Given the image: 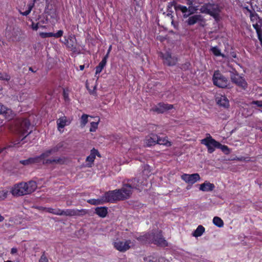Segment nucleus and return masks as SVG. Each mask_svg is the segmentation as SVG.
<instances>
[{
  "mask_svg": "<svg viewBox=\"0 0 262 262\" xmlns=\"http://www.w3.org/2000/svg\"><path fill=\"white\" fill-rule=\"evenodd\" d=\"M108 58V54H106L105 56L103 58L101 61L99 63V64L96 67V73L95 74L97 75L99 74L102 71L104 67L105 66L107 62V59Z\"/></svg>",
  "mask_w": 262,
  "mask_h": 262,
  "instance_id": "nucleus-24",
  "label": "nucleus"
},
{
  "mask_svg": "<svg viewBox=\"0 0 262 262\" xmlns=\"http://www.w3.org/2000/svg\"><path fill=\"white\" fill-rule=\"evenodd\" d=\"M94 91H94V90H93V91H91L90 93V94H94Z\"/></svg>",
  "mask_w": 262,
  "mask_h": 262,
  "instance_id": "nucleus-62",
  "label": "nucleus"
},
{
  "mask_svg": "<svg viewBox=\"0 0 262 262\" xmlns=\"http://www.w3.org/2000/svg\"><path fill=\"white\" fill-rule=\"evenodd\" d=\"M177 7L178 9H179L183 13H187L188 12V9L186 6L179 5Z\"/></svg>",
  "mask_w": 262,
  "mask_h": 262,
  "instance_id": "nucleus-47",
  "label": "nucleus"
},
{
  "mask_svg": "<svg viewBox=\"0 0 262 262\" xmlns=\"http://www.w3.org/2000/svg\"><path fill=\"white\" fill-rule=\"evenodd\" d=\"M215 188V186L213 183H211L209 182L206 181L205 182L200 185L199 189L202 191H211Z\"/></svg>",
  "mask_w": 262,
  "mask_h": 262,
  "instance_id": "nucleus-22",
  "label": "nucleus"
},
{
  "mask_svg": "<svg viewBox=\"0 0 262 262\" xmlns=\"http://www.w3.org/2000/svg\"><path fill=\"white\" fill-rule=\"evenodd\" d=\"M31 27L33 30L36 31L39 28V23L35 24L32 23Z\"/></svg>",
  "mask_w": 262,
  "mask_h": 262,
  "instance_id": "nucleus-49",
  "label": "nucleus"
},
{
  "mask_svg": "<svg viewBox=\"0 0 262 262\" xmlns=\"http://www.w3.org/2000/svg\"><path fill=\"white\" fill-rule=\"evenodd\" d=\"M173 108V105L172 104L164 103H159L154 106L151 108V111L155 112H157L159 114L163 113L167 111H169Z\"/></svg>",
  "mask_w": 262,
  "mask_h": 262,
  "instance_id": "nucleus-12",
  "label": "nucleus"
},
{
  "mask_svg": "<svg viewBox=\"0 0 262 262\" xmlns=\"http://www.w3.org/2000/svg\"><path fill=\"white\" fill-rule=\"evenodd\" d=\"M189 7L187 8L188 11L190 13V14H193L197 10L198 8L196 7H194L192 5H188Z\"/></svg>",
  "mask_w": 262,
  "mask_h": 262,
  "instance_id": "nucleus-44",
  "label": "nucleus"
},
{
  "mask_svg": "<svg viewBox=\"0 0 262 262\" xmlns=\"http://www.w3.org/2000/svg\"><path fill=\"white\" fill-rule=\"evenodd\" d=\"M191 14L190 13L187 14V13H184L183 14L184 18H187L189 17V15H190Z\"/></svg>",
  "mask_w": 262,
  "mask_h": 262,
  "instance_id": "nucleus-55",
  "label": "nucleus"
},
{
  "mask_svg": "<svg viewBox=\"0 0 262 262\" xmlns=\"http://www.w3.org/2000/svg\"><path fill=\"white\" fill-rule=\"evenodd\" d=\"M254 28L255 29L256 32L261 31L260 26L256 23L253 25Z\"/></svg>",
  "mask_w": 262,
  "mask_h": 262,
  "instance_id": "nucleus-50",
  "label": "nucleus"
},
{
  "mask_svg": "<svg viewBox=\"0 0 262 262\" xmlns=\"http://www.w3.org/2000/svg\"><path fill=\"white\" fill-rule=\"evenodd\" d=\"M29 70V71H31L32 72H35V71H33V70L32 67H30Z\"/></svg>",
  "mask_w": 262,
  "mask_h": 262,
  "instance_id": "nucleus-60",
  "label": "nucleus"
},
{
  "mask_svg": "<svg viewBox=\"0 0 262 262\" xmlns=\"http://www.w3.org/2000/svg\"><path fill=\"white\" fill-rule=\"evenodd\" d=\"M67 118L65 116L60 117L57 120V124L58 128H62L66 125Z\"/></svg>",
  "mask_w": 262,
  "mask_h": 262,
  "instance_id": "nucleus-31",
  "label": "nucleus"
},
{
  "mask_svg": "<svg viewBox=\"0 0 262 262\" xmlns=\"http://www.w3.org/2000/svg\"><path fill=\"white\" fill-rule=\"evenodd\" d=\"M4 217L0 214V222H3L4 221Z\"/></svg>",
  "mask_w": 262,
  "mask_h": 262,
  "instance_id": "nucleus-57",
  "label": "nucleus"
},
{
  "mask_svg": "<svg viewBox=\"0 0 262 262\" xmlns=\"http://www.w3.org/2000/svg\"><path fill=\"white\" fill-rule=\"evenodd\" d=\"M34 7V3H30L28 5V10L25 12H21L19 11V12L21 14L24 16H27L31 12L32 8Z\"/></svg>",
  "mask_w": 262,
  "mask_h": 262,
  "instance_id": "nucleus-37",
  "label": "nucleus"
},
{
  "mask_svg": "<svg viewBox=\"0 0 262 262\" xmlns=\"http://www.w3.org/2000/svg\"><path fill=\"white\" fill-rule=\"evenodd\" d=\"M201 143L207 146L208 151L210 154L212 153L219 145V142L215 141L210 135L208 137L202 139Z\"/></svg>",
  "mask_w": 262,
  "mask_h": 262,
  "instance_id": "nucleus-9",
  "label": "nucleus"
},
{
  "mask_svg": "<svg viewBox=\"0 0 262 262\" xmlns=\"http://www.w3.org/2000/svg\"><path fill=\"white\" fill-rule=\"evenodd\" d=\"M216 101L217 104L224 108H228L229 106V102L226 97L220 95L216 97Z\"/></svg>",
  "mask_w": 262,
  "mask_h": 262,
  "instance_id": "nucleus-21",
  "label": "nucleus"
},
{
  "mask_svg": "<svg viewBox=\"0 0 262 262\" xmlns=\"http://www.w3.org/2000/svg\"><path fill=\"white\" fill-rule=\"evenodd\" d=\"M0 115H3L7 119H11L13 117L12 111L0 103Z\"/></svg>",
  "mask_w": 262,
  "mask_h": 262,
  "instance_id": "nucleus-20",
  "label": "nucleus"
},
{
  "mask_svg": "<svg viewBox=\"0 0 262 262\" xmlns=\"http://www.w3.org/2000/svg\"><path fill=\"white\" fill-rule=\"evenodd\" d=\"M210 50L212 53L216 56L224 57V55L221 53L220 50L217 47H212Z\"/></svg>",
  "mask_w": 262,
  "mask_h": 262,
  "instance_id": "nucleus-36",
  "label": "nucleus"
},
{
  "mask_svg": "<svg viewBox=\"0 0 262 262\" xmlns=\"http://www.w3.org/2000/svg\"><path fill=\"white\" fill-rule=\"evenodd\" d=\"M5 262H12V261H11V260H7V261H5Z\"/></svg>",
  "mask_w": 262,
  "mask_h": 262,
  "instance_id": "nucleus-64",
  "label": "nucleus"
},
{
  "mask_svg": "<svg viewBox=\"0 0 262 262\" xmlns=\"http://www.w3.org/2000/svg\"><path fill=\"white\" fill-rule=\"evenodd\" d=\"M39 262H49L47 256L46 255L45 251L42 252Z\"/></svg>",
  "mask_w": 262,
  "mask_h": 262,
  "instance_id": "nucleus-42",
  "label": "nucleus"
},
{
  "mask_svg": "<svg viewBox=\"0 0 262 262\" xmlns=\"http://www.w3.org/2000/svg\"><path fill=\"white\" fill-rule=\"evenodd\" d=\"M87 202L91 205H98L103 204L105 203L104 196H102L98 199H90L87 201Z\"/></svg>",
  "mask_w": 262,
  "mask_h": 262,
  "instance_id": "nucleus-27",
  "label": "nucleus"
},
{
  "mask_svg": "<svg viewBox=\"0 0 262 262\" xmlns=\"http://www.w3.org/2000/svg\"><path fill=\"white\" fill-rule=\"evenodd\" d=\"M114 247L121 252H124L135 246L134 241L130 239L117 241L114 243Z\"/></svg>",
  "mask_w": 262,
  "mask_h": 262,
  "instance_id": "nucleus-7",
  "label": "nucleus"
},
{
  "mask_svg": "<svg viewBox=\"0 0 262 262\" xmlns=\"http://www.w3.org/2000/svg\"><path fill=\"white\" fill-rule=\"evenodd\" d=\"M209 7H210V3L204 4L200 9V12L202 13L209 14Z\"/></svg>",
  "mask_w": 262,
  "mask_h": 262,
  "instance_id": "nucleus-33",
  "label": "nucleus"
},
{
  "mask_svg": "<svg viewBox=\"0 0 262 262\" xmlns=\"http://www.w3.org/2000/svg\"><path fill=\"white\" fill-rule=\"evenodd\" d=\"M220 12V9L218 5L215 4L210 3L209 7V15L216 18Z\"/></svg>",
  "mask_w": 262,
  "mask_h": 262,
  "instance_id": "nucleus-19",
  "label": "nucleus"
},
{
  "mask_svg": "<svg viewBox=\"0 0 262 262\" xmlns=\"http://www.w3.org/2000/svg\"><path fill=\"white\" fill-rule=\"evenodd\" d=\"M154 238V233H148L137 237V239L143 244H149L153 243Z\"/></svg>",
  "mask_w": 262,
  "mask_h": 262,
  "instance_id": "nucleus-16",
  "label": "nucleus"
},
{
  "mask_svg": "<svg viewBox=\"0 0 262 262\" xmlns=\"http://www.w3.org/2000/svg\"><path fill=\"white\" fill-rule=\"evenodd\" d=\"M258 36V38L260 41V42L262 43V34H261V31H260L259 32H256Z\"/></svg>",
  "mask_w": 262,
  "mask_h": 262,
  "instance_id": "nucleus-51",
  "label": "nucleus"
},
{
  "mask_svg": "<svg viewBox=\"0 0 262 262\" xmlns=\"http://www.w3.org/2000/svg\"><path fill=\"white\" fill-rule=\"evenodd\" d=\"M186 23L189 26H192L196 23H199L200 26L204 27L205 24V19L201 14H195L189 16Z\"/></svg>",
  "mask_w": 262,
  "mask_h": 262,
  "instance_id": "nucleus-11",
  "label": "nucleus"
},
{
  "mask_svg": "<svg viewBox=\"0 0 262 262\" xmlns=\"http://www.w3.org/2000/svg\"><path fill=\"white\" fill-rule=\"evenodd\" d=\"M8 193V191H0V200H4V199H5L7 196Z\"/></svg>",
  "mask_w": 262,
  "mask_h": 262,
  "instance_id": "nucleus-43",
  "label": "nucleus"
},
{
  "mask_svg": "<svg viewBox=\"0 0 262 262\" xmlns=\"http://www.w3.org/2000/svg\"><path fill=\"white\" fill-rule=\"evenodd\" d=\"M212 80L213 84L219 88H225L228 86L227 78L221 74L219 71L214 72Z\"/></svg>",
  "mask_w": 262,
  "mask_h": 262,
  "instance_id": "nucleus-6",
  "label": "nucleus"
},
{
  "mask_svg": "<svg viewBox=\"0 0 262 262\" xmlns=\"http://www.w3.org/2000/svg\"><path fill=\"white\" fill-rule=\"evenodd\" d=\"M53 33H45V32H41L40 33V36L42 38H47V37H53Z\"/></svg>",
  "mask_w": 262,
  "mask_h": 262,
  "instance_id": "nucleus-46",
  "label": "nucleus"
},
{
  "mask_svg": "<svg viewBox=\"0 0 262 262\" xmlns=\"http://www.w3.org/2000/svg\"><path fill=\"white\" fill-rule=\"evenodd\" d=\"M98 122H92L91 123V127L90 131L91 132H94L98 127Z\"/></svg>",
  "mask_w": 262,
  "mask_h": 262,
  "instance_id": "nucleus-41",
  "label": "nucleus"
},
{
  "mask_svg": "<svg viewBox=\"0 0 262 262\" xmlns=\"http://www.w3.org/2000/svg\"><path fill=\"white\" fill-rule=\"evenodd\" d=\"M99 155V152L97 149H95V148H93L91 151V154L86 158V161L92 163L94 162L95 158L96 155Z\"/></svg>",
  "mask_w": 262,
  "mask_h": 262,
  "instance_id": "nucleus-28",
  "label": "nucleus"
},
{
  "mask_svg": "<svg viewBox=\"0 0 262 262\" xmlns=\"http://www.w3.org/2000/svg\"><path fill=\"white\" fill-rule=\"evenodd\" d=\"M17 249H16V248H12V249H11V254H13L16 253L17 252Z\"/></svg>",
  "mask_w": 262,
  "mask_h": 262,
  "instance_id": "nucleus-54",
  "label": "nucleus"
},
{
  "mask_svg": "<svg viewBox=\"0 0 262 262\" xmlns=\"http://www.w3.org/2000/svg\"><path fill=\"white\" fill-rule=\"evenodd\" d=\"M26 183V189L27 190L28 194L34 192L37 188V184L34 181H30Z\"/></svg>",
  "mask_w": 262,
  "mask_h": 262,
  "instance_id": "nucleus-25",
  "label": "nucleus"
},
{
  "mask_svg": "<svg viewBox=\"0 0 262 262\" xmlns=\"http://www.w3.org/2000/svg\"><path fill=\"white\" fill-rule=\"evenodd\" d=\"M213 224L217 226L218 227H222L224 225V222L223 220L218 216L214 217L213 219Z\"/></svg>",
  "mask_w": 262,
  "mask_h": 262,
  "instance_id": "nucleus-32",
  "label": "nucleus"
},
{
  "mask_svg": "<svg viewBox=\"0 0 262 262\" xmlns=\"http://www.w3.org/2000/svg\"><path fill=\"white\" fill-rule=\"evenodd\" d=\"M158 140V135L154 134H151L149 136L146 137L144 140V144L147 146H151L155 145L157 144Z\"/></svg>",
  "mask_w": 262,
  "mask_h": 262,
  "instance_id": "nucleus-18",
  "label": "nucleus"
},
{
  "mask_svg": "<svg viewBox=\"0 0 262 262\" xmlns=\"http://www.w3.org/2000/svg\"><path fill=\"white\" fill-rule=\"evenodd\" d=\"M19 162L24 165H28L30 164L39 163L38 161V158H37V156L30 158L27 160H21Z\"/></svg>",
  "mask_w": 262,
  "mask_h": 262,
  "instance_id": "nucleus-26",
  "label": "nucleus"
},
{
  "mask_svg": "<svg viewBox=\"0 0 262 262\" xmlns=\"http://www.w3.org/2000/svg\"><path fill=\"white\" fill-rule=\"evenodd\" d=\"M181 177L186 183L190 184H193L200 180V175L197 173L191 174L185 173L182 174Z\"/></svg>",
  "mask_w": 262,
  "mask_h": 262,
  "instance_id": "nucleus-13",
  "label": "nucleus"
},
{
  "mask_svg": "<svg viewBox=\"0 0 262 262\" xmlns=\"http://www.w3.org/2000/svg\"><path fill=\"white\" fill-rule=\"evenodd\" d=\"M217 148H220L223 151L225 154H228L230 152V150L227 146L225 145H222L219 143Z\"/></svg>",
  "mask_w": 262,
  "mask_h": 262,
  "instance_id": "nucleus-38",
  "label": "nucleus"
},
{
  "mask_svg": "<svg viewBox=\"0 0 262 262\" xmlns=\"http://www.w3.org/2000/svg\"><path fill=\"white\" fill-rule=\"evenodd\" d=\"M111 48H112V46H111L110 47V48H109V49H108V50L107 53V54H108V56L109 55V53H110V51H111Z\"/></svg>",
  "mask_w": 262,
  "mask_h": 262,
  "instance_id": "nucleus-58",
  "label": "nucleus"
},
{
  "mask_svg": "<svg viewBox=\"0 0 262 262\" xmlns=\"http://www.w3.org/2000/svg\"><path fill=\"white\" fill-rule=\"evenodd\" d=\"M204 232L205 228L202 225H199L192 233V235L194 237H199L201 236Z\"/></svg>",
  "mask_w": 262,
  "mask_h": 262,
  "instance_id": "nucleus-29",
  "label": "nucleus"
},
{
  "mask_svg": "<svg viewBox=\"0 0 262 262\" xmlns=\"http://www.w3.org/2000/svg\"><path fill=\"white\" fill-rule=\"evenodd\" d=\"M129 190L125 189L123 186L119 189L109 191L104 194L105 203H115L118 201L124 200L129 198Z\"/></svg>",
  "mask_w": 262,
  "mask_h": 262,
  "instance_id": "nucleus-1",
  "label": "nucleus"
},
{
  "mask_svg": "<svg viewBox=\"0 0 262 262\" xmlns=\"http://www.w3.org/2000/svg\"><path fill=\"white\" fill-rule=\"evenodd\" d=\"M30 122L27 119L19 118L15 121V127L18 134L23 135L29 128Z\"/></svg>",
  "mask_w": 262,
  "mask_h": 262,
  "instance_id": "nucleus-5",
  "label": "nucleus"
},
{
  "mask_svg": "<svg viewBox=\"0 0 262 262\" xmlns=\"http://www.w3.org/2000/svg\"><path fill=\"white\" fill-rule=\"evenodd\" d=\"M190 63L189 62H186L181 65V69L183 71H187L189 69Z\"/></svg>",
  "mask_w": 262,
  "mask_h": 262,
  "instance_id": "nucleus-45",
  "label": "nucleus"
},
{
  "mask_svg": "<svg viewBox=\"0 0 262 262\" xmlns=\"http://www.w3.org/2000/svg\"><path fill=\"white\" fill-rule=\"evenodd\" d=\"M164 63L168 66H174L177 62V58L172 56L169 53H166L163 55Z\"/></svg>",
  "mask_w": 262,
  "mask_h": 262,
  "instance_id": "nucleus-15",
  "label": "nucleus"
},
{
  "mask_svg": "<svg viewBox=\"0 0 262 262\" xmlns=\"http://www.w3.org/2000/svg\"><path fill=\"white\" fill-rule=\"evenodd\" d=\"M46 211L55 215H60V209H53L52 208H44Z\"/></svg>",
  "mask_w": 262,
  "mask_h": 262,
  "instance_id": "nucleus-34",
  "label": "nucleus"
},
{
  "mask_svg": "<svg viewBox=\"0 0 262 262\" xmlns=\"http://www.w3.org/2000/svg\"><path fill=\"white\" fill-rule=\"evenodd\" d=\"M154 234L155 238L154 240H153V243L163 247L167 246V243L163 237L161 232L159 231L157 233H154Z\"/></svg>",
  "mask_w": 262,
  "mask_h": 262,
  "instance_id": "nucleus-17",
  "label": "nucleus"
},
{
  "mask_svg": "<svg viewBox=\"0 0 262 262\" xmlns=\"http://www.w3.org/2000/svg\"><path fill=\"white\" fill-rule=\"evenodd\" d=\"M63 32L62 30H59L57 33H53V37L55 38H59L62 36Z\"/></svg>",
  "mask_w": 262,
  "mask_h": 262,
  "instance_id": "nucleus-48",
  "label": "nucleus"
},
{
  "mask_svg": "<svg viewBox=\"0 0 262 262\" xmlns=\"http://www.w3.org/2000/svg\"><path fill=\"white\" fill-rule=\"evenodd\" d=\"M107 210L108 208L106 207H98L95 208V213L99 217L104 218L108 213Z\"/></svg>",
  "mask_w": 262,
  "mask_h": 262,
  "instance_id": "nucleus-23",
  "label": "nucleus"
},
{
  "mask_svg": "<svg viewBox=\"0 0 262 262\" xmlns=\"http://www.w3.org/2000/svg\"><path fill=\"white\" fill-rule=\"evenodd\" d=\"M10 79V76L7 73H2L0 72V80L9 81Z\"/></svg>",
  "mask_w": 262,
  "mask_h": 262,
  "instance_id": "nucleus-40",
  "label": "nucleus"
},
{
  "mask_svg": "<svg viewBox=\"0 0 262 262\" xmlns=\"http://www.w3.org/2000/svg\"><path fill=\"white\" fill-rule=\"evenodd\" d=\"M4 148L0 149V154L4 150Z\"/></svg>",
  "mask_w": 262,
  "mask_h": 262,
  "instance_id": "nucleus-63",
  "label": "nucleus"
},
{
  "mask_svg": "<svg viewBox=\"0 0 262 262\" xmlns=\"http://www.w3.org/2000/svg\"><path fill=\"white\" fill-rule=\"evenodd\" d=\"M63 146V142H59L55 146L51 148L54 153L58 151Z\"/></svg>",
  "mask_w": 262,
  "mask_h": 262,
  "instance_id": "nucleus-39",
  "label": "nucleus"
},
{
  "mask_svg": "<svg viewBox=\"0 0 262 262\" xmlns=\"http://www.w3.org/2000/svg\"><path fill=\"white\" fill-rule=\"evenodd\" d=\"M89 115L86 114H83L82 115L80 118V126L83 127L88 122V117Z\"/></svg>",
  "mask_w": 262,
  "mask_h": 262,
  "instance_id": "nucleus-35",
  "label": "nucleus"
},
{
  "mask_svg": "<svg viewBox=\"0 0 262 262\" xmlns=\"http://www.w3.org/2000/svg\"><path fill=\"white\" fill-rule=\"evenodd\" d=\"M143 181H141L139 178H134L133 179L127 180V183L123 185L125 189L129 190V197L133 192V189H140L142 188V186L144 185Z\"/></svg>",
  "mask_w": 262,
  "mask_h": 262,
  "instance_id": "nucleus-3",
  "label": "nucleus"
},
{
  "mask_svg": "<svg viewBox=\"0 0 262 262\" xmlns=\"http://www.w3.org/2000/svg\"><path fill=\"white\" fill-rule=\"evenodd\" d=\"M230 77L231 81L238 87L244 90L247 88V82L243 77L239 75L237 71L235 70L230 71Z\"/></svg>",
  "mask_w": 262,
  "mask_h": 262,
  "instance_id": "nucleus-4",
  "label": "nucleus"
},
{
  "mask_svg": "<svg viewBox=\"0 0 262 262\" xmlns=\"http://www.w3.org/2000/svg\"><path fill=\"white\" fill-rule=\"evenodd\" d=\"M26 183L21 182L15 184L11 189V192L14 196H21L27 194V190L26 189Z\"/></svg>",
  "mask_w": 262,
  "mask_h": 262,
  "instance_id": "nucleus-10",
  "label": "nucleus"
},
{
  "mask_svg": "<svg viewBox=\"0 0 262 262\" xmlns=\"http://www.w3.org/2000/svg\"><path fill=\"white\" fill-rule=\"evenodd\" d=\"M19 143V141H18L17 143H14L13 146H15V145L18 144Z\"/></svg>",
  "mask_w": 262,
  "mask_h": 262,
  "instance_id": "nucleus-61",
  "label": "nucleus"
},
{
  "mask_svg": "<svg viewBox=\"0 0 262 262\" xmlns=\"http://www.w3.org/2000/svg\"><path fill=\"white\" fill-rule=\"evenodd\" d=\"M64 43L66 44L67 47L73 52H78L77 49L76 39L74 36H70L68 39L64 38Z\"/></svg>",
  "mask_w": 262,
  "mask_h": 262,
  "instance_id": "nucleus-14",
  "label": "nucleus"
},
{
  "mask_svg": "<svg viewBox=\"0 0 262 262\" xmlns=\"http://www.w3.org/2000/svg\"><path fill=\"white\" fill-rule=\"evenodd\" d=\"M84 68V65H80L79 66V69H80V70H83Z\"/></svg>",
  "mask_w": 262,
  "mask_h": 262,
  "instance_id": "nucleus-56",
  "label": "nucleus"
},
{
  "mask_svg": "<svg viewBox=\"0 0 262 262\" xmlns=\"http://www.w3.org/2000/svg\"><path fill=\"white\" fill-rule=\"evenodd\" d=\"M253 103L256 104L258 106L262 107V101H254Z\"/></svg>",
  "mask_w": 262,
  "mask_h": 262,
  "instance_id": "nucleus-52",
  "label": "nucleus"
},
{
  "mask_svg": "<svg viewBox=\"0 0 262 262\" xmlns=\"http://www.w3.org/2000/svg\"><path fill=\"white\" fill-rule=\"evenodd\" d=\"M88 213L86 209H68L66 210L60 209V215H65L69 216H82L85 215Z\"/></svg>",
  "mask_w": 262,
  "mask_h": 262,
  "instance_id": "nucleus-8",
  "label": "nucleus"
},
{
  "mask_svg": "<svg viewBox=\"0 0 262 262\" xmlns=\"http://www.w3.org/2000/svg\"><path fill=\"white\" fill-rule=\"evenodd\" d=\"M54 154L55 153L53 152L52 149L51 148L45 151L42 154L39 156H37V157L38 158L39 162L43 161V164H44L61 163L62 160L60 158L46 159Z\"/></svg>",
  "mask_w": 262,
  "mask_h": 262,
  "instance_id": "nucleus-2",
  "label": "nucleus"
},
{
  "mask_svg": "<svg viewBox=\"0 0 262 262\" xmlns=\"http://www.w3.org/2000/svg\"><path fill=\"white\" fill-rule=\"evenodd\" d=\"M186 1V4L187 5H192L193 3V0H185Z\"/></svg>",
  "mask_w": 262,
  "mask_h": 262,
  "instance_id": "nucleus-53",
  "label": "nucleus"
},
{
  "mask_svg": "<svg viewBox=\"0 0 262 262\" xmlns=\"http://www.w3.org/2000/svg\"><path fill=\"white\" fill-rule=\"evenodd\" d=\"M44 208L43 207H39V209L40 210H43V211H45V210H44Z\"/></svg>",
  "mask_w": 262,
  "mask_h": 262,
  "instance_id": "nucleus-59",
  "label": "nucleus"
},
{
  "mask_svg": "<svg viewBox=\"0 0 262 262\" xmlns=\"http://www.w3.org/2000/svg\"><path fill=\"white\" fill-rule=\"evenodd\" d=\"M157 144L160 145H164L167 146H170L171 145V143L168 141L166 138H161L158 136V140Z\"/></svg>",
  "mask_w": 262,
  "mask_h": 262,
  "instance_id": "nucleus-30",
  "label": "nucleus"
}]
</instances>
